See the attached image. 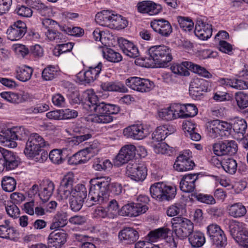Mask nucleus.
Listing matches in <instances>:
<instances>
[{
	"label": "nucleus",
	"instance_id": "obj_52",
	"mask_svg": "<svg viewBox=\"0 0 248 248\" xmlns=\"http://www.w3.org/2000/svg\"><path fill=\"white\" fill-rule=\"evenodd\" d=\"M0 96L5 100L14 104L21 103V97L19 93L11 92H4L1 93Z\"/></svg>",
	"mask_w": 248,
	"mask_h": 248
},
{
	"label": "nucleus",
	"instance_id": "obj_25",
	"mask_svg": "<svg viewBox=\"0 0 248 248\" xmlns=\"http://www.w3.org/2000/svg\"><path fill=\"white\" fill-rule=\"evenodd\" d=\"M169 231V229L164 227L151 231L145 237V240L149 242H155L159 239H165L168 237Z\"/></svg>",
	"mask_w": 248,
	"mask_h": 248
},
{
	"label": "nucleus",
	"instance_id": "obj_45",
	"mask_svg": "<svg viewBox=\"0 0 248 248\" xmlns=\"http://www.w3.org/2000/svg\"><path fill=\"white\" fill-rule=\"evenodd\" d=\"M16 185V180L10 176H4L1 181V186L3 190L11 192L13 191Z\"/></svg>",
	"mask_w": 248,
	"mask_h": 248
},
{
	"label": "nucleus",
	"instance_id": "obj_1",
	"mask_svg": "<svg viewBox=\"0 0 248 248\" xmlns=\"http://www.w3.org/2000/svg\"><path fill=\"white\" fill-rule=\"evenodd\" d=\"M111 182L109 177H97L92 179L89 197L96 204H104L108 201L109 186Z\"/></svg>",
	"mask_w": 248,
	"mask_h": 248
},
{
	"label": "nucleus",
	"instance_id": "obj_61",
	"mask_svg": "<svg viewBox=\"0 0 248 248\" xmlns=\"http://www.w3.org/2000/svg\"><path fill=\"white\" fill-rule=\"evenodd\" d=\"M229 86L237 90H246L248 89V82L237 78L231 79Z\"/></svg>",
	"mask_w": 248,
	"mask_h": 248
},
{
	"label": "nucleus",
	"instance_id": "obj_47",
	"mask_svg": "<svg viewBox=\"0 0 248 248\" xmlns=\"http://www.w3.org/2000/svg\"><path fill=\"white\" fill-rule=\"evenodd\" d=\"M72 192L73 197L84 202L87 196V190L84 185L82 184L77 185L73 189Z\"/></svg>",
	"mask_w": 248,
	"mask_h": 248
},
{
	"label": "nucleus",
	"instance_id": "obj_56",
	"mask_svg": "<svg viewBox=\"0 0 248 248\" xmlns=\"http://www.w3.org/2000/svg\"><path fill=\"white\" fill-rule=\"evenodd\" d=\"M235 97L239 108L244 109L248 107V95L239 92L235 93Z\"/></svg>",
	"mask_w": 248,
	"mask_h": 248
},
{
	"label": "nucleus",
	"instance_id": "obj_51",
	"mask_svg": "<svg viewBox=\"0 0 248 248\" xmlns=\"http://www.w3.org/2000/svg\"><path fill=\"white\" fill-rule=\"evenodd\" d=\"M193 197L198 201L207 204H214L216 201L214 197L210 194L196 193Z\"/></svg>",
	"mask_w": 248,
	"mask_h": 248
},
{
	"label": "nucleus",
	"instance_id": "obj_49",
	"mask_svg": "<svg viewBox=\"0 0 248 248\" xmlns=\"http://www.w3.org/2000/svg\"><path fill=\"white\" fill-rule=\"evenodd\" d=\"M206 229L207 234L210 241L219 235L222 232H224L219 225L215 223L209 224L207 227Z\"/></svg>",
	"mask_w": 248,
	"mask_h": 248
},
{
	"label": "nucleus",
	"instance_id": "obj_14",
	"mask_svg": "<svg viewBox=\"0 0 248 248\" xmlns=\"http://www.w3.org/2000/svg\"><path fill=\"white\" fill-rule=\"evenodd\" d=\"M208 83L202 78L194 79L189 87V94L194 99H199L204 93L208 92Z\"/></svg>",
	"mask_w": 248,
	"mask_h": 248
},
{
	"label": "nucleus",
	"instance_id": "obj_28",
	"mask_svg": "<svg viewBox=\"0 0 248 248\" xmlns=\"http://www.w3.org/2000/svg\"><path fill=\"white\" fill-rule=\"evenodd\" d=\"M102 52L104 59L112 62H118L122 61V56L120 53L106 46L102 47Z\"/></svg>",
	"mask_w": 248,
	"mask_h": 248
},
{
	"label": "nucleus",
	"instance_id": "obj_9",
	"mask_svg": "<svg viewBox=\"0 0 248 248\" xmlns=\"http://www.w3.org/2000/svg\"><path fill=\"white\" fill-rule=\"evenodd\" d=\"M125 83L130 89L141 93L148 92L154 87V83L148 79L131 77L126 79Z\"/></svg>",
	"mask_w": 248,
	"mask_h": 248
},
{
	"label": "nucleus",
	"instance_id": "obj_60",
	"mask_svg": "<svg viewBox=\"0 0 248 248\" xmlns=\"http://www.w3.org/2000/svg\"><path fill=\"white\" fill-rule=\"evenodd\" d=\"M5 208L7 214L11 217L17 218L19 217L20 211L16 204L8 201Z\"/></svg>",
	"mask_w": 248,
	"mask_h": 248
},
{
	"label": "nucleus",
	"instance_id": "obj_55",
	"mask_svg": "<svg viewBox=\"0 0 248 248\" xmlns=\"http://www.w3.org/2000/svg\"><path fill=\"white\" fill-rule=\"evenodd\" d=\"M189 64L191 65L190 70L194 73L208 78H210L212 77V75L204 67H202L199 65L194 64L191 62V63H189Z\"/></svg>",
	"mask_w": 248,
	"mask_h": 248
},
{
	"label": "nucleus",
	"instance_id": "obj_42",
	"mask_svg": "<svg viewBox=\"0 0 248 248\" xmlns=\"http://www.w3.org/2000/svg\"><path fill=\"white\" fill-rule=\"evenodd\" d=\"M45 34L49 40L55 41L57 43L66 41V36L56 30L49 29L46 32Z\"/></svg>",
	"mask_w": 248,
	"mask_h": 248
},
{
	"label": "nucleus",
	"instance_id": "obj_17",
	"mask_svg": "<svg viewBox=\"0 0 248 248\" xmlns=\"http://www.w3.org/2000/svg\"><path fill=\"white\" fill-rule=\"evenodd\" d=\"M123 134L127 138L141 140L148 135V131L142 125L134 124L124 128Z\"/></svg>",
	"mask_w": 248,
	"mask_h": 248
},
{
	"label": "nucleus",
	"instance_id": "obj_46",
	"mask_svg": "<svg viewBox=\"0 0 248 248\" xmlns=\"http://www.w3.org/2000/svg\"><path fill=\"white\" fill-rule=\"evenodd\" d=\"M216 248H225L228 244L227 237L224 231L210 241Z\"/></svg>",
	"mask_w": 248,
	"mask_h": 248
},
{
	"label": "nucleus",
	"instance_id": "obj_22",
	"mask_svg": "<svg viewBox=\"0 0 248 248\" xmlns=\"http://www.w3.org/2000/svg\"><path fill=\"white\" fill-rule=\"evenodd\" d=\"M119 46L123 52L130 58H136L139 55L138 47L133 43L123 38L118 39Z\"/></svg>",
	"mask_w": 248,
	"mask_h": 248
},
{
	"label": "nucleus",
	"instance_id": "obj_38",
	"mask_svg": "<svg viewBox=\"0 0 248 248\" xmlns=\"http://www.w3.org/2000/svg\"><path fill=\"white\" fill-rule=\"evenodd\" d=\"M14 229L10 226L9 220H5L4 223L0 225V237L11 239L14 237Z\"/></svg>",
	"mask_w": 248,
	"mask_h": 248
},
{
	"label": "nucleus",
	"instance_id": "obj_15",
	"mask_svg": "<svg viewBox=\"0 0 248 248\" xmlns=\"http://www.w3.org/2000/svg\"><path fill=\"white\" fill-rule=\"evenodd\" d=\"M150 25L155 32L163 37H168L172 32L170 23L163 18L153 20L151 22Z\"/></svg>",
	"mask_w": 248,
	"mask_h": 248
},
{
	"label": "nucleus",
	"instance_id": "obj_24",
	"mask_svg": "<svg viewBox=\"0 0 248 248\" xmlns=\"http://www.w3.org/2000/svg\"><path fill=\"white\" fill-rule=\"evenodd\" d=\"M55 188L54 184L49 180L43 181L40 184L39 196L43 202H47L52 196Z\"/></svg>",
	"mask_w": 248,
	"mask_h": 248
},
{
	"label": "nucleus",
	"instance_id": "obj_6",
	"mask_svg": "<svg viewBox=\"0 0 248 248\" xmlns=\"http://www.w3.org/2000/svg\"><path fill=\"white\" fill-rule=\"evenodd\" d=\"M171 222L173 232L180 239L186 238L193 232V223L187 218L176 217L171 219Z\"/></svg>",
	"mask_w": 248,
	"mask_h": 248
},
{
	"label": "nucleus",
	"instance_id": "obj_35",
	"mask_svg": "<svg viewBox=\"0 0 248 248\" xmlns=\"http://www.w3.org/2000/svg\"><path fill=\"white\" fill-rule=\"evenodd\" d=\"M0 134V143L4 146L10 148H15L17 146V143L14 141L11 131L7 129L5 131H1Z\"/></svg>",
	"mask_w": 248,
	"mask_h": 248
},
{
	"label": "nucleus",
	"instance_id": "obj_19",
	"mask_svg": "<svg viewBox=\"0 0 248 248\" xmlns=\"http://www.w3.org/2000/svg\"><path fill=\"white\" fill-rule=\"evenodd\" d=\"M118 238L121 242L132 244L139 239V233L133 228L124 227L119 232Z\"/></svg>",
	"mask_w": 248,
	"mask_h": 248
},
{
	"label": "nucleus",
	"instance_id": "obj_32",
	"mask_svg": "<svg viewBox=\"0 0 248 248\" xmlns=\"http://www.w3.org/2000/svg\"><path fill=\"white\" fill-rule=\"evenodd\" d=\"M110 20L108 27L110 29L121 30L126 27L128 25L127 21L121 15L113 14Z\"/></svg>",
	"mask_w": 248,
	"mask_h": 248
},
{
	"label": "nucleus",
	"instance_id": "obj_23",
	"mask_svg": "<svg viewBox=\"0 0 248 248\" xmlns=\"http://www.w3.org/2000/svg\"><path fill=\"white\" fill-rule=\"evenodd\" d=\"M195 34L199 38L205 40L212 34V25L202 21H198L195 25Z\"/></svg>",
	"mask_w": 248,
	"mask_h": 248
},
{
	"label": "nucleus",
	"instance_id": "obj_53",
	"mask_svg": "<svg viewBox=\"0 0 248 248\" xmlns=\"http://www.w3.org/2000/svg\"><path fill=\"white\" fill-rule=\"evenodd\" d=\"M57 70L53 66L46 67L42 72V78L44 80L49 81L54 79L57 75Z\"/></svg>",
	"mask_w": 248,
	"mask_h": 248
},
{
	"label": "nucleus",
	"instance_id": "obj_44",
	"mask_svg": "<svg viewBox=\"0 0 248 248\" xmlns=\"http://www.w3.org/2000/svg\"><path fill=\"white\" fill-rule=\"evenodd\" d=\"M231 126L234 131L238 134H241L243 137L247 128V124L243 119H235Z\"/></svg>",
	"mask_w": 248,
	"mask_h": 248
},
{
	"label": "nucleus",
	"instance_id": "obj_63",
	"mask_svg": "<svg viewBox=\"0 0 248 248\" xmlns=\"http://www.w3.org/2000/svg\"><path fill=\"white\" fill-rule=\"evenodd\" d=\"M17 15L19 16L30 17L32 16V11L31 8L25 5H18L16 9Z\"/></svg>",
	"mask_w": 248,
	"mask_h": 248
},
{
	"label": "nucleus",
	"instance_id": "obj_21",
	"mask_svg": "<svg viewBox=\"0 0 248 248\" xmlns=\"http://www.w3.org/2000/svg\"><path fill=\"white\" fill-rule=\"evenodd\" d=\"M198 179V175L196 173L184 175L180 183L181 190L186 193L193 192L195 189V182Z\"/></svg>",
	"mask_w": 248,
	"mask_h": 248
},
{
	"label": "nucleus",
	"instance_id": "obj_10",
	"mask_svg": "<svg viewBox=\"0 0 248 248\" xmlns=\"http://www.w3.org/2000/svg\"><path fill=\"white\" fill-rule=\"evenodd\" d=\"M237 149V144L233 140L219 141L213 145V151L217 156L233 155L236 153Z\"/></svg>",
	"mask_w": 248,
	"mask_h": 248
},
{
	"label": "nucleus",
	"instance_id": "obj_36",
	"mask_svg": "<svg viewBox=\"0 0 248 248\" xmlns=\"http://www.w3.org/2000/svg\"><path fill=\"white\" fill-rule=\"evenodd\" d=\"M68 223V219L65 213H58L54 217L50 229L51 230H58L65 226Z\"/></svg>",
	"mask_w": 248,
	"mask_h": 248
},
{
	"label": "nucleus",
	"instance_id": "obj_20",
	"mask_svg": "<svg viewBox=\"0 0 248 248\" xmlns=\"http://www.w3.org/2000/svg\"><path fill=\"white\" fill-rule=\"evenodd\" d=\"M138 11L142 14H147L149 15H155L159 13L162 7L152 1H142L139 2L137 5Z\"/></svg>",
	"mask_w": 248,
	"mask_h": 248
},
{
	"label": "nucleus",
	"instance_id": "obj_39",
	"mask_svg": "<svg viewBox=\"0 0 248 248\" xmlns=\"http://www.w3.org/2000/svg\"><path fill=\"white\" fill-rule=\"evenodd\" d=\"M101 88L104 91L122 93H126L128 91L127 89L124 85L110 82L102 83L101 84Z\"/></svg>",
	"mask_w": 248,
	"mask_h": 248
},
{
	"label": "nucleus",
	"instance_id": "obj_12",
	"mask_svg": "<svg viewBox=\"0 0 248 248\" xmlns=\"http://www.w3.org/2000/svg\"><path fill=\"white\" fill-rule=\"evenodd\" d=\"M126 174L131 179L136 182H142L146 177V167L141 164L129 163L126 167Z\"/></svg>",
	"mask_w": 248,
	"mask_h": 248
},
{
	"label": "nucleus",
	"instance_id": "obj_50",
	"mask_svg": "<svg viewBox=\"0 0 248 248\" xmlns=\"http://www.w3.org/2000/svg\"><path fill=\"white\" fill-rule=\"evenodd\" d=\"M74 44L73 43L68 42L57 45L53 50L54 55L59 57L62 53L71 51Z\"/></svg>",
	"mask_w": 248,
	"mask_h": 248
},
{
	"label": "nucleus",
	"instance_id": "obj_33",
	"mask_svg": "<svg viewBox=\"0 0 248 248\" xmlns=\"http://www.w3.org/2000/svg\"><path fill=\"white\" fill-rule=\"evenodd\" d=\"M90 156H87L84 151L80 150L68 159L69 164L72 165H77L86 163L90 158Z\"/></svg>",
	"mask_w": 248,
	"mask_h": 248
},
{
	"label": "nucleus",
	"instance_id": "obj_29",
	"mask_svg": "<svg viewBox=\"0 0 248 248\" xmlns=\"http://www.w3.org/2000/svg\"><path fill=\"white\" fill-rule=\"evenodd\" d=\"M189 63H191V62H184L181 63H174L171 66L170 69L174 74L187 76L189 75L188 69L190 70L191 65L189 64Z\"/></svg>",
	"mask_w": 248,
	"mask_h": 248
},
{
	"label": "nucleus",
	"instance_id": "obj_30",
	"mask_svg": "<svg viewBox=\"0 0 248 248\" xmlns=\"http://www.w3.org/2000/svg\"><path fill=\"white\" fill-rule=\"evenodd\" d=\"M102 65L101 62H99L94 67H90L84 73V80L87 83H90L96 79L101 71Z\"/></svg>",
	"mask_w": 248,
	"mask_h": 248
},
{
	"label": "nucleus",
	"instance_id": "obj_34",
	"mask_svg": "<svg viewBox=\"0 0 248 248\" xmlns=\"http://www.w3.org/2000/svg\"><path fill=\"white\" fill-rule=\"evenodd\" d=\"M113 14L108 10H104L98 13L95 16V20L99 25L108 27L110 23V18Z\"/></svg>",
	"mask_w": 248,
	"mask_h": 248
},
{
	"label": "nucleus",
	"instance_id": "obj_41",
	"mask_svg": "<svg viewBox=\"0 0 248 248\" xmlns=\"http://www.w3.org/2000/svg\"><path fill=\"white\" fill-rule=\"evenodd\" d=\"M33 71L32 68L29 66L19 68L16 70V78L21 81H27L31 79Z\"/></svg>",
	"mask_w": 248,
	"mask_h": 248
},
{
	"label": "nucleus",
	"instance_id": "obj_13",
	"mask_svg": "<svg viewBox=\"0 0 248 248\" xmlns=\"http://www.w3.org/2000/svg\"><path fill=\"white\" fill-rule=\"evenodd\" d=\"M27 32L26 23L21 20L15 22L7 29L6 33L8 38L11 41L19 40Z\"/></svg>",
	"mask_w": 248,
	"mask_h": 248
},
{
	"label": "nucleus",
	"instance_id": "obj_4",
	"mask_svg": "<svg viewBox=\"0 0 248 248\" xmlns=\"http://www.w3.org/2000/svg\"><path fill=\"white\" fill-rule=\"evenodd\" d=\"M176 186L168 185L163 182L155 183L150 186V192L153 198L159 201H169L176 195Z\"/></svg>",
	"mask_w": 248,
	"mask_h": 248
},
{
	"label": "nucleus",
	"instance_id": "obj_31",
	"mask_svg": "<svg viewBox=\"0 0 248 248\" xmlns=\"http://www.w3.org/2000/svg\"><path fill=\"white\" fill-rule=\"evenodd\" d=\"M190 244L193 247L199 248L205 242V238L203 233L199 231L193 232L188 237Z\"/></svg>",
	"mask_w": 248,
	"mask_h": 248
},
{
	"label": "nucleus",
	"instance_id": "obj_26",
	"mask_svg": "<svg viewBox=\"0 0 248 248\" xmlns=\"http://www.w3.org/2000/svg\"><path fill=\"white\" fill-rule=\"evenodd\" d=\"M67 238V234L63 231L62 232H56L55 231L51 232L48 236V240L50 243H54L56 247L61 248L64 245Z\"/></svg>",
	"mask_w": 248,
	"mask_h": 248
},
{
	"label": "nucleus",
	"instance_id": "obj_7",
	"mask_svg": "<svg viewBox=\"0 0 248 248\" xmlns=\"http://www.w3.org/2000/svg\"><path fill=\"white\" fill-rule=\"evenodd\" d=\"M206 128L208 135L212 138H216L218 136L223 137L229 135L232 126L226 122L215 120L208 122Z\"/></svg>",
	"mask_w": 248,
	"mask_h": 248
},
{
	"label": "nucleus",
	"instance_id": "obj_54",
	"mask_svg": "<svg viewBox=\"0 0 248 248\" xmlns=\"http://www.w3.org/2000/svg\"><path fill=\"white\" fill-rule=\"evenodd\" d=\"M223 169L227 172L230 174H234L235 173L237 164L236 161L232 159L228 158L223 162Z\"/></svg>",
	"mask_w": 248,
	"mask_h": 248
},
{
	"label": "nucleus",
	"instance_id": "obj_5",
	"mask_svg": "<svg viewBox=\"0 0 248 248\" xmlns=\"http://www.w3.org/2000/svg\"><path fill=\"white\" fill-rule=\"evenodd\" d=\"M46 145L48 144L41 136L36 133H32L28 137L24 153L28 157L33 159L38 156L42 151L41 148Z\"/></svg>",
	"mask_w": 248,
	"mask_h": 248
},
{
	"label": "nucleus",
	"instance_id": "obj_16",
	"mask_svg": "<svg viewBox=\"0 0 248 248\" xmlns=\"http://www.w3.org/2000/svg\"><path fill=\"white\" fill-rule=\"evenodd\" d=\"M136 150L133 145H126L123 147L116 157V163L121 165L132 159L135 155Z\"/></svg>",
	"mask_w": 248,
	"mask_h": 248
},
{
	"label": "nucleus",
	"instance_id": "obj_3",
	"mask_svg": "<svg viewBox=\"0 0 248 248\" xmlns=\"http://www.w3.org/2000/svg\"><path fill=\"white\" fill-rule=\"evenodd\" d=\"M150 58L157 67H165L172 59L170 48L165 45L151 46L148 50Z\"/></svg>",
	"mask_w": 248,
	"mask_h": 248
},
{
	"label": "nucleus",
	"instance_id": "obj_59",
	"mask_svg": "<svg viewBox=\"0 0 248 248\" xmlns=\"http://www.w3.org/2000/svg\"><path fill=\"white\" fill-rule=\"evenodd\" d=\"M183 118L195 116L198 113V108L195 105L192 104L184 105Z\"/></svg>",
	"mask_w": 248,
	"mask_h": 248
},
{
	"label": "nucleus",
	"instance_id": "obj_2",
	"mask_svg": "<svg viewBox=\"0 0 248 248\" xmlns=\"http://www.w3.org/2000/svg\"><path fill=\"white\" fill-rule=\"evenodd\" d=\"M83 107L88 111L96 112L90 118L91 122L98 124H108L101 121L99 118L108 115V103L101 101L95 93L88 95V99L84 103Z\"/></svg>",
	"mask_w": 248,
	"mask_h": 248
},
{
	"label": "nucleus",
	"instance_id": "obj_27",
	"mask_svg": "<svg viewBox=\"0 0 248 248\" xmlns=\"http://www.w3.org/2000/svg\"><path fill=\"white\" fill-rule=\"evenodd\" d=\"M227 209L229 216L234 218L242 217L247 213L245 206L241 202L229 205Z\"/></svg>",
	"mask_w": 248,
	"mask_h": 248
},
{
	"label": "nucleus",
	"instance_id": "obj_64",
	"mask_svg": "<svg viewBox=\"0 0 248 248\" xmlns=\"http://www.w3.org/2000/svg\"><path fill=\"white\" fill-rule=\"evenodd\" d=\"M73 189L59 186L57 190V197L59 200H65L71 195L72 196Z\"/></svg>",
	"mask_w": 248,
	"mask_h": 248
},
{
	"label": "nucleus",
	"instance_id": "obj_48",
	"mask_svg": "<svg viewBox=\"0 0 248 248\" xmlns=\"http://www.w3.org/2000/svg\"><path fill=\"white\" fill-rule=\"evenodd\" d=\"M177 18L180 28L184 31H190L193 30L194 22L190 17L179 16Z\"/></svg>",
	"mask_w": 248,
	"mask_h": 248
},
{
	"label": "nucleus",
	"instance_id": "obj_58",
	"mask_svg": "<svg viewBox=\"0 0 248 248\" xmlns=\"http://www.w3.org/2000/svg\"><path fill=\"white\" fill-rule=\"evenodd\" d=\"M74 181V175L73 172H69L65 174L62 180L60 186L61 187L73 189V185Z\"/></svg>",
	"mask_w": 248,
	"mask_h": 248
},
{
	"label": "nucleus",
	"instance_id": "obj_11",
	"mask_svg": "<svg viewBox=\"0 0 248 248\" xmlns=\"http://www.w3.org/2000/svg\"><path fill=\"white\" fill-rule=\"evenodd\" d=\"M191 154L189 150H185L181 153L174 164V168L178 171L192 170L195 165L191 159Z\"/></svg>",
	"mask_w": 248,
	"mask_h": 248
},
{
	"label": "nucleus",
	"instance_id": "obj_8",
	"mask_svg": "<svg viewBox=\"0 0 248 248\" xmlns=\"http://www.w3.org/2000/svg\"><path fill=\"white\" fill-rule=\"evenodd\" d=\"M0 173L4 170L9 171L16 169L19 165V157L12 151L0 147Z\"/></svg>",
	"mask_w": 248,
	"mask_h": 248
},
{
	"label": "nucleus",
	"instance_id": "obj_57",
	"mask_svg": "<svg viewBox=\"0 0 248 248\" xmlns=\"http://www.w3.org/2000/svg\"><path fill=\"white\" fill-rule=\"evenodd\" d=\"M49 158L54 164H60L63 162L62 152L60 149H53L49 154Z\"/></svg>",
	"mask_w": 248,
	"mask_h": 248
},
{
	"label": "nucleus",
	"instance_id": "obj_62",
	"mask_svg": "<svg viewBox=\"0 0 248 248\" xmlns=\"http://www.w3.org/2000/svg\"><path fill=\"white\" fill-rule=\"evenodd\" d=\"M108 212L110 213L113 217L120 215V210L117 201L113 199L110 201L107 206Z\"/></svg>",
	"mask_w": 248,
	"mask_h": 248
},
{
	"label": "nucleus",
	"instance_id": "obj_37",
	"mask_svg": "<svg viewBox=\"0 0 248 248\" xmlns=\"http://www.w3.org/2000/svg\"><path fill=\"white\" fill-rule=\"evenodd\" d=\"M167 125L158 126L152 135V139L154 142H160L164 140L168 135L170 134Z\"/></svg>",
	"mask_w": 248,
	"mask_h": 248
},
{
	"label": "nucleus",
	"instance_id": "obj_40",
	"mask_svg": "<svg viewBox=\"0 0 248 248\" xmlns=\"http://www.w3.org/2000/svg\"><path fill=\"white\" fill-rule=\"evenodd\" d=\"M13 140H24L30 136L29 131L23 126L16 127L10 129Z\"/></svg>",
	"mask_w": 248,
	"mask_h": 248
},
{
	"label": "nucleus",
	"instance_id": "obj_18",
	"mask_svg": "<svg viewBox=\"0 0 248 248\" xmlns=\"http://www.w3.org/2000/svg\"><path fill=\"white\" fill-rule=\"evenodd\" d=\"M147 208L144 206L131 202L124 205L120 209V215L129 217H137L145 213Z\"/></svg>",
	"mask_w": 248,
	"mask_h": 248
},
{
	"label": "nucleus",
	"instance_id": "obj_43",
	"mask_svg": "<svg viewBox=\"0 0 248 248\" xmlns=\"http://www.w3.org/2000/svg\"><path fill=\"white\" fill-rule=\"evenodd\" d=\"M108 115L103 116L99 118L101 121L109 123L113 121V117L112 115L118 114L120 110V107L116 105L108 103Z\"/></svg>",
	"mask_w": 248,
	"mask_h": 248
}]
</instances>
